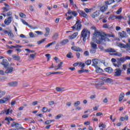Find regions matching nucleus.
I'll return each mask as SVG.
<instances>
[{"instance_id":"f257e3e1","label":"nucleus","mask_w":130,"mask_h":130,"mask_svg":"<svg viewBox=\"0 0 130 130\" xmlns=\"http://www.w3.org/2000/svg\"><path fill=\"white\" fill-rule=\"evenodd\" d=\"M93 35L95 38H92V41L95 42L97 44H100V43H103L104 42V40H103L102 38L106 36V34L101 32L98 30H95Z\"/></svg>"},{"instance_id":"f03ea898","label":"nucleus","mask_w":130,"mask_h":130,"mask_svg":"<svg viewBox=\"0 0 130 130\" xmlns=\"http://www.w3.org/2000/svg\"><path fill=\"white\" fill-rule=\"evenodd\" d=\"M90 36V30L87 28H84L81 33V37H82L83 41L86 42V40L88 39Z\"/></svg>"},{"instance_id":"7ed1b4c3","label":"nucleus","mask_w":130,"mask_h":130,"mask_svg":"<svg viewBox=\"0 0 130 130\" xmlns=\"http://www.w3.org/2000/svg\"><path fill=\"white\" fill-rule=\"evenodd\" d=\"M76 30L77 31H80V30H81V28H82V24H81V21L79 20H77L76 24L73 25L72 28V29H76Z\"/></svg>"},{"instance_id":"20e7f679","label":"nucleus","mask_w":130,"mask_h":130,"mask_svg":"<svg viewBox=\"0 0 130 130\" xmlns=\"http://www.w3.org/2000/svg\"><path fill=\"white\" fill-rule=\"evenodd\" d=\"M108 37H114V35L112 34L111 36H109V35L106 34V36L104 38H102V39L103 40H104V42L103 43H101L100 44H106V41H110V40L108 39Z\"/></svg>"},{"instance_id":"39448f33","label":"nucleus","mask_w":130,"mask_h":130,"mask_svg":"<svg viewBox=\"0 0 130 130\" xmlns=\"http://www.w3.org/2000/svg\"><path fill=\"white\" fill-rule=\"evenodd\" d=\"M121 73H122V70L120 68L116 69L114 70V76L117 77H119L121 76Z\"/></svg>"},{"instance_id":"423d86ee","label":"nucleus","mask_w":130,"mask_h":130,"mask_svg":"<svg viewBox=\"0 0 130 130\" xmlns=\"http://www.w3.org/2000/svg\"><path fill=\"white\" fill-rule=\"evenodd\" d=\"M10 98H11L10 95H8V96H5L2 99H0V104H4V103L8 102V101L10 100Z\"/></svg>"},{"instance_id":"0eeeda50","label":"nucleus","mask_w":130,"mask_h":130,"mask_svg":"<svg viewBox=\"0 0 130 130\" xmlns=\"http://www.w3.org/2000/svg\"><path fill=\"white\" fill-rule=\"evenodd\" d=\"M118 35L120 38H127L128 37V36L124 31H122V32H119Z\"/></svg>"},{"instance_id":"6e6552de","label":"nucleus","mask_w":130,"mask_h":130,"mask_svg":"<svg viewBox=\"0 0 130 130\" xmlns=\"http://www.w3.org/2000/svg\"><path fill=\"white\" fill-rule=\"evenodd\" d=\"M92 67H94V68H98L99 67V60L98 59H93L92 60Z\"/></svg>"},{"instance_id":"1a4fd4ad","label":"nucleus","mask_w":130,"mask_h":130,"mask_svg":"<svg viewBox=\"0 0 130 130\" xmlns=\"http://www.w3.org/2000/svg\"><path fill=\"white\" fill-rule=\"evenodd\" d=\"M1 64L4 67L5 69H6V68H8L9 65V62H8V60H7V59H3V61L1 62Z\"/></svg>"},{"instance_id":"9d476101","label":"nucleus","mask_w":130,"mask_h":130,"mask_svg":"<svg viewBox=\"0 0 130 130\" xmlns=\"http://www.w3.org/2000/svg\"><path fill=\"white\" fill-rule=\"evenodd\" d=\"M11 126L12 127H14V126H15L16 129H21V128L22 129H23L24 128L21 127V125H20V124H19V123H16L15 122H13V123L12 124H11Z\"/></svg>"},{"instance_id":"9b49d317","label":"nucleus","mask_w":130,"mask_h":130,"mask_svg":"<svg viewBox=\"0 0 130 130\" xmlns=\"http://www.w3.org/2000/svg\"><path fill=\"white\" fill-rule=\"evenodd\" d=\"M71 49L72 50H74V51H76V52H81L83 51V50L81 48H80L79 47H77L76 46L72 47Z\"/></svg>"},{"instance_id":"f8f14e48","label":"nucleus","mask_w":130,"mask_h":130,"mask_svg":"<svg viewBox=\"0 0 130 130\" xmlns=\"http://www.w3.org/2000/svg\"><path fill=\"white\" fill-rule=\"evenodd\" d=\"M7 85L8 86H9V87H17V86H18V82L13 81V82L8 83Z\"/></svg>"},{"instance_id":"ddd939ff","label":"nucleus","mask_w":130,"mask_h":130,"mask_svg":"<svg viewBox=\"0 0 130 130\" xmlns=\"http://www.w3.org/2000/svg\"><path fill=\"white\" fill-rule=\"evenodd\" d=\"M13 72H14V68L12 67H8L5 71V74H11V73H13Z\"/></svg>"},{"instance_id":"4468645a","label":"nucleus","mask_w":130,"mask_h":130,"mask_svg":"<svg viewBox=\"0 0 130 130\" xmlns=\"http://www.w3.org/2000/svg\"><path fill=\"white\" fill-rule=\"evenodd\" d=\"M4 23L6 25H10L12 23V17H9L6 19L4 21Z\"/></svg>"},{"instance_id":"2eb2a0df","label":"nucleus","mask_w":130,"mask_h":130,"mask_svg":"<svg viewBox=\"0 0 130 130\" xmlns=\"http://www.w3.org/2000/svg\"><path fill=\"white\" fill-rule=\"evenodd\" d=\"M114 3H115V1L114 0L106 1L105 2V5H107V7L110 6V5H112V4H114Z\"/></svg>"},{"instance_id":"dca6fc26","label":"nucleus","mask_w":130,"mask_h":130,"mask_svg":"<svg viewBox=\"0 0 130 130\" xmlns=\"http://www.w3.org/2000/svg\"><path fill=\"white\" fill-rule=\"evenodd\" d=\"M100 15V12H99V11H96V12L93 13V14L91 15V17L94 19L95 18H97V17H98V16Z\"/></svg>"},{"instance_id":"f3484780","label":"nucleus","mask_w":130,"mask_h":130,"mask_svg":"<svg viewBox=\"0 0 130 130\" xmlns=\"http://www.w3.org/2000/svg\"><path fill=\"white\" fill-rule=\"evenodd\" d=\"M21 22L22 23H23V24H24V25H26V26H28V27H29L31 29H36V27H32V26L29 25V24H28V23H27V22H26L25 20L21 19Z\"/></svg>"},{"instance_id":"a211bd4d","label":"nucleus","mask_w":130,"mask_h":130,"mask_svg":"<svg viewBox=\"0 0 130 130\" xmlns=\"http://www.w3.org/2000/svg\"><path fill=\"white\" fill-rule=\"evenodd\" d=\"M58 36H59L58 32L54 33L52 36V39L55 41V40H56L58 38Z\"/></svg>"},{"instance_id":"6ab92c4d","label":"nucleus","mask_w":130,"mask_h":130,"mask_svg":"<svg viewBox=\"0 0 130 130\" xmlns=\"http://www.w3.org/2000/svg\"><path fill=\"white\" fill-rule=\"evenodd\" d=\"M67 43H69V40H63L62 41L60 42V46H63V45H66V44H67Z\"/></svg>"},{"instance_id":"aec40b11","label":"nucleus","mask_w":130,"mask_h":130,"mask_svg":"<svg viewBox=\"0 0 130 130\" xmlns=\"http://www.w3.org/2000/svg\"><path fill=\"white\" fill-rule=\"evenodd\" d=\"M9 113H10V109H7V110H3L1 111L0 113V115L2 114H6V115H9Z\"/></svg>"},{"instance_id":"412c9836","label":"nucleus","mask_w":130,"mask_h":130,"mask_svg":"<svg viewBox=\"0 0 130 130\" xmlns=\"http://www.w3.org/2000/svg\"><path fill=\"white\" fill-rule=\"evenodd\" d=\"M104 82H106V83H111L112 82V79L109 78H106L104 77L102 79Z\"/></svg>"},{"instance_id":"4be33fe9","label":"nucleus","mask_w":130,"mask_h":130,"mask_svg":"<svg viewBox=\"0 0 130 130\" xmlns=\"http://www.w3.org/2000/svg\"><path fill=\"white\" fill-rule=\"evenodd\" d=\"M79 14L81 17H83V18H88V15H87V14L84 11H80Z\"/></svg>"},{"instance_id":"5701e85b","label":"nucleus","mask_w":130,"mask_h":130,"mask_svg":"<svg viewBox=\"0 0 130 130\" xmlns=\"http://www.w3.org/2000/svg\"><path fill=\"white\" fill-rule=\"evenodd\" d=\"M90 45L91 48H94V49H97V48H98L97 44H95V43H94L93 42H90Z\"/></svg>"},{"instance_id":"b1692460","label":"nucleus","mask_w":130,"mask_h":130,"mask_svg":"<svg viewBox=\"0 0 130 130\" xmlns=\"http://www.w3.org/2000/svg\"><path fill=\"white\" fill-rule=\"evenodd\" d=\"M105 71L107 73H109V74H111L113 72V70L110 67L105 69Z\"/></svg>"},{"instance_id":"393cba45","label":"nucleus","mask_w":130,"mask_h":130,"mask_svg":"<svg viewBox=\"0 0 130 130\" xmlns=\"http://www.w3.org/2000/svg\"><path fill=\"white\" fill-rule=\"evenodd\" d=\"M77 36H78V32H74L72 36H69V38L70 39L73 40L75 39Z\"/></svg>"},{"instance_id":"a878e982","label":"nucleus","mask_w":130,"mask_h":130,"mask_svg":"<svg viewBox=\"0 0 130 130\" xmlns=\"http://www.w3.org/2000/svg\"><path fill=\"white\" fill-rule=\"evenodd\" d=\"M5 120L7 121V124H10V122L12 121V120H13V118L11 117H6L5 119Z\"/></svg>"},{"instance_id":"bb28decb","label":"nucleus","mask_w":130,"mask_h":130,"mask_svg":"<svg viewBox=\"0 0 130 130\" xmlns=\"http://www.w3.org/2000/svg\"><path fill=\"white\" fill-rule=\"evenodd\" d=\"M105 51L106 52H111V53H113V52H116V51L114 50V49H112L111 48L106 49H105Z\"/></svg>"},{"instance_id":"cd10ccee","label":"nucleus","mask_w":130,"mask_h":130,"mask_svg":"<svg viewBox=\"0 0 130 130\" xmlns=\"http://www.w3.org/2000/svg\"><path fill=\"white\" fill-rule=\"evenodd\" d=\"M84 11L85 12V13H91V12H94V9L93 8H90V9L85 8Z\"/></svg>"},{"instance_id":"c85d7f7f","label":"nucleus","mask_w":130,"mask_h":130,"mask_svg":"<svg viewBox=\"0 0 130 130\" xmlns=\"http://www.w3.org/2000/svg\"><path fill=\"white\" fill-rule=\"evenodd\" d=\"M45 30H46V32L45 33V37H47V36H48V35H49L50 30L49 29V27H46L45 28Z\"/></svg>"},{"instance_id":"c756f323","label":"nucleus","mask_w":130,"mask_h":130,"mask_svg":"<svg viewBox=\"0 0 130 130\" xmlns=\"http://www.w3.org/2000/svg\"><path fill=\"white\" fill-rule=\"evenodd\" d=\"M117 46L120 48H126V46L123 44L117 43Z\"/></svg>"},{"instance_id":"7c9ffc66","label":"nucleus","mask_w":130,"mask_h":130,"mask_svg":"<svg viewBox=\"0 0 130 130\" xmlns=\"http://www.w3.org/2000/svg\"><path fill=\"white\" fill-rule=\"evenodd\" d=\"M120 120L121 121H124V120H128V116L127 115H126L124 116V117H121Z\"/></svg>"},{"instance_id":"2f4dec72","label":"nucleus","mask_w":130,"mask_h":130,"mask_svg":"<svg viewBox=\"0 0 130 130\" xmlns=\"http://www.w3.org/2000/svg\"><path fill=\"white\" fill-rule=\"evenodd\" d=\"M12 57L14 60H20V56L16 54L12 55Z\"/></svg>"},{"instance_id":"473e14b6","label":"nucleus","mask_w":130,"mask_h":130,"mask_svg":"<svg viewBox=\"0 0 130 130\" xmlns=\"http://www.w3.org/2000/svg\"><path fill=\"white\" fill-rule=\"evenodd\" d=\"M124 98V93H121L120 94L119 98V102H121V101H122V99Z\"/></svg>"},{"instance_id":"72a5a7b5","label":"nucleus","mask_w":130,"mask_h":130,"mask_svg":"<svg viewBox=\"0 0 130 130\" xmlns=\"http://www.w3.org/2000/svg\"><path fill=\"white\" fill-rule=\"evenodd\" d=\"M107 9H108V6L105 5L101 8V10L102 12H105Z\"/></svg>"},{"instance_id":"f704fd0d","label":"nucleus","mask_w":130,"mask_h":130,"mask_svg":"<svg viewBox=\"0 0 130 130\" xmlns=\"http://www.w3.org/2000/svg\"><path fill=\"white\" fill-rule=\"evenodd\" d=\"M125 60H126V57H121L119 59V62H120V63H123V62H124V61H125Z\"/></svg>"},{"instance_id":"c9c22d12","label":"nucleus","mask_w":130,"mask_h":130,"mask_svg":"<svg viewBox=\"0 0 130 130\" xmlns=\"http://www.w3.org/2000/svg\"><path fill=\"white\" fill-rule=\"evenodd\" d=\"M6 95V91L0 90V98H2Z\"/></svg>"},{"instance_id":"e433bc0d","label":"nucleus","mask_w":130,"mask_h":130,"mask_svg":"<svg viewBox=\"0 0 130 130\" xmlns=\"http://www.w3.org/2000/svg\"><path fill=\"white\" fill-rule=\"evenodd\" d=\"M57 92H62L63 90H64V88L63 87H56L55 89Z\"/></svg>"},{"instance_id":"4c0bfd02","label":"nucleus","mask_w":130,"mask_h":130,"mask_svg":"<svg viewBox=\"0 0 130 130\" xmlns=\"http://www.w3.org/2000/svg\"><path fill=\"white\" fill-rule=\"evenodd\" d=\"M56 43V42L53 41L51 43H50L48 45H46L45 47H46V48H48V47H49V46H51V45H53L54 44H55Z\"/></svg>"},{"instance_id":"58836bf2","label":"nucleus","mask_w":130,"mask_h":130,"mask_svg":"<svg viewBox=\"0 0 130 130\" xmlns=\"http://www.w3.org/2000/svg\"><path fill=\"white\" fill-rule=\"evenodd\" d=\"M127 67H128V64L127 63L123 64L122 70H123V71H126Z\"/></svg>"},{"instance_id":"ea45409f","label":"nucleus","mask_w":130,"mask_h":130,"mask_svg":"<svg viewBox=\"0 0 130 130\" xmlns=\"http://www.w3.org/2000/svg\"><path fill=\"white\" fill-rule=\"evenodd\" d=\"M9 9H10V6L2 8V10H3V13H5V12H8Z\"/></svg>"},{"instance_id":"a19ab883","label":"nucleus","mask_w":130,"mask_h":130,"mask_svg":"<svg viewBox=\"0 0 130 130\" xmlns=\"http://www.w3.org/2000/svg\"><path fill=\"white\" fill-rule=\"evenodd\" d=\"M67 57H68V58H73V57H74L73 56V53H72V52H69L68 54H67Z\"/></svg>"},{"instance_id":"79ce46f5","label":"nucleus","mask_w":130,"mask_h":130,"mask_svg":"<svg viewBox=\"0 0 130 130\" xmlns=\"http://www.w3.org/2000/svg\"><path fill=\"white\" fill-rule=\"evenodd\" d=\"M103 72V70L101 69L100 68H96V72L98 74H100Z\"/></svg>"},{"instance_id":"37998d69","label":"nucleus","mask_w":130,"mask_h":130,"mask_svg":"<svg viewBox=\"0 0 130 130\" xmlns=\"http://www.w3.org/2000/svg\"><path fill=\"white\" fill-rule=\"evenodd\" d=\"M80 104H81V102L78 101L74 103V106L75 107H78V106H79V105H80Z\"/></svg>"},{"instance_id":"c03bdc74","label":"nucleus","mask_w":130,"mask_h":130,"mask_svg":"<svg viewBox=\"0 0 130 130\" xmlns=\"http://www.w3.org/2000/svg\"><path fill=\"white\" fill-rule=\"evenodd\" d=\"M99 127H103V128H105V127H106V125L103 123H100L99 125Z\"/></svg>"},{"instance_id":"a18cd8bd","label":"nucleus","mask_w":130,"mask_h":130,"mask_svg":"<svg viewBox=\"0 0 130 130\" xmlns=\"http://www.w3.org/2000/svg\"><path fill=\"white\" fill-rule=\"evenodd\" d=\"M96 49H94V48L91 49L89 50V52L92 54H94V53H96Z\"/></svg>"},{"instance_id":"49530a36","label":"nucleus","mask_w":130,"mask_h":130,"mask_svg":"<svg viewBox=\"0 0 130 130\" xmlns=\"http://www.w3.org/2000/svg\"><path fill=\"white\" fill-rule=\"evenodd\" d=\"M35 56H36V53L29 54V56L28 57L29 58H32V59H34Z\"/></svg>"},{"instance_id":"de8ad7c7","label":"nucleus","mask_w":130,"mask_h":130,"mask_svg":"<svg viewBox=\"0 0 130 130\" xmlns=\"http://www.w3.org/2000/svg\"><path fill=\"white\" fill-rule=\"evenodd\" d=\"M46 38L42 39L41 40L38 41L37 43L39 45L40 44H41V43H43V42H44L45 41H46Z\"/></svg>"},{"instance_id":"09e8293b","label":"nucleus","mask_w":130,"mask_h":130,"mask_svg":"<svg viewBox=\"0 0 130 130\" xmlns=\"http://www.w3.org/2000/svg\"><path fill=\"white\" fill-rule=\"evenodd\" d=\"M62 62H60V63L58 64L57 66L55 67V68H58V69H60L62 68Z\"/></svg>"},{"instance_id":"8fccbe9b","label":"nucleus","mask_w":130,"mask_h":130,"mask_svg":"<svg viewBox=\"0 0 130 130\" xmlns=\"http://www.w3.org/2000/svg\"><path fill=\"white\" fill-rule=\"evenodd\" d=\"M113 55H116V56H119L120 57L122 56V55L120 52H117V53H114Z\"/></svg>"},{"instance_id":"3c124183","label":"nucleus","mask_w":130,"mask_h":130,"mask_svg":"<svg viewBox=\"0 0 130 130\" xmlns=\"http://www.w3.org/2000/svg\"><path fill=\"white\" fill-rule=\"evenodd\" d=\"M114 18H115V19H117V20H121V19H123V17H122V16H114Z\"/></svg>"},{"instance_id":"603ef678","label":"nucleus","mask_w":130,"mask_h":130,"mask_svg":"<svg viewBox=\"0 0 130 130\" xmlns=\"http://www.w3.org/2000/svg\"><path fill=\"white\" fill-rule=\"evenodd\" d=\"M85 63L87 66H90L92 63V61L91 60H87L86 62Z\"/></svg>"},{"instance_id":"864d4df0","label":"nucleus","mask_w":130,"mask_h":130,"mask_svg":"<svg viewBox=\"0 0 130 130\" xmlns=\"http://www.w3.org/2000/svg\"><path fill=\"white\" fill-rule=\"evenodd\" d=\"M19 16L21 18H26V15L22 12L19 13Z\"/></svg>"},{"instance_id":"5fc2aeb1","label":"nucleus","mask_w":130,"mask_h":130,"mask_svg":"<svg viewBox=\"0 0 130 130\" xmlns=\"http://www.w3.org/2000/svg\"><path fill=\"white\" fill-rule=\"evenodd\" d=\"M29 9L31 12H34V7H33V5H29Z\"/></svg>"},{"instance_id":"6e6d98bb","label":"nucleus","mask_w":130,"mask_h":130,"mask_svg":"<svg viewBox=\"0 0 130 130\" xmlns=\"http://www.w3.org/2000/svg\"><path fill=\"white\" fill-rule=\"evenodd\" d=\"M72 15H73V16H74V17H76V16H78V13L77 12V11H73Z\"/></svg>"},{"instance_id":"4d7b16f0","label":"nucleus","mask_w":130,"mask_h":130,"mask_svg":"<svg viewBox=\"0 0 130 130\" xmlns=\"http://www.w3.org/2000/svg\"><path fill=\"white\" fill-rule=\"evenodd\" d=\"M0 75H1V76H5V75H6V71L5 72L4 70H1Z\"/></svg>"},{"instance_id":"13d9d810","label":"nucleus","mask_w":130,"mask_h":130,"mask_svg":"<svg viewBox=\"0 0 130 130\" xmlns=\"http://www.w3.org/2000/svg\"><path fill=\"white\" fill-rule=\"evenodd\" d=\"M8 36H10V37H12V38H14V34H13V33L11 32V31H9L8 32Z\"/></svg>"},{"instance_id":"bf43d9fd","label":"nucleus","mask_w":130,"mask_h":130,"mask_svg":"<svg viewBox=\"0 0 130 130\" xmlns=\"http://www.w3.org/2000/svg\"><path fill=\"white\" fill-rule=\"evenodd\" d=\"M122 11V9L120 8L118 11H117L116 14H117V15H119V14L121 13Z\"/></svg>"},{"instance_id":"052dcab7","label":"nucleus","mask_w":130,"mask_h":130,"mask_svg":"<svg viewBox=\"0 0 130 130\" xmlns=\"http://www.w3.org/2000/svg\"><path fill=\"white\" fill-rule=\"evenodd\" d=\"M62 116L61 114H58L55 117V119H59Z\"/></svg>"},{"instance_id":"680f3d73","label":"nucleus","mask_w":130,"mask_h":130,"mask_svg":"<svg viewBox=\"0 0 130 130\" xmlns=\"http://www.w3.org/2000/svg\"><path fill=\"white\" fill-rule=\"evenodd\" d=\"M51 122H52V121H51L50 120H48L45 122V124H50Z\"/></svg>"},{"instance_id":"e2e57ef3","label":"nucleus","mask_w":130,"mask_h":130,"mask_svg":"<svg viewBox=\"0 0 130 130\" xmlns=\"http://www.w3.org/2000/svg\"><path fill=\"white\" fill-rule=\"evenodd\" d=\"M35 32L37 34H38V35H43V32L41 31H36Z\"/></svg>"},{"instance_id":"0e129e2a","label":"nucleus","mask_w":130,"mask_h":130,"mask_svg":"<svg viewBox=\"0 0 130 130\" xmlns=\"http://www.w3.org/2000/svg\"><path fill=\"white\" fill-rule=\"evenodd\" d=\"M128 42H129V44H126V48H130V39H128Z\"/></svg>"},{"instance_id":"69168bd1","label":"nucleus","mask_w":130,"mask_h":130,"mask_svg":"<svg viewBox=\"0 0 130 130\" xmlns=\"http://www.w3.org/2000/svg\"><path fill=\"white\" fill-rule=\"evenodd\" d=\"M42 111L43 112H47V108H46V107H43V109H42Z\"/></svg>"},{"instance_id":"338daca9","label":"nucleus","mask_w":130,"mask_h":130,"mask_svg":"<svg viewBox=\"0 0 130 130\" xmlns=\"http://www.w3.org/2000/svg\"><path fill=\"white\" fill-rule=\"evenodd\" d=\"M126 31L127 33V34H129V35H130V28H126Z\"/></svg>"},{"instance_id":"774afa93","label":"nucleus","mask_w":130,"mask_h":130,"mask_svg":"<svg viewBox=\"0 0 130 130\" xmlns=\"http://www.w3.org/2000/svg\"><path fill=\"white\" fill-rule=\"evenodd\" d=\"M127 75H130V68L127 69Z\"/></svg>"}]
</instances>
